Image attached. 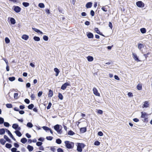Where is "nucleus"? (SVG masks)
I'll return each instance as SVG.
<instances>
[{
  "label": "nucleus",
  "instance_id": "f257e3e1",
  "mask_svg": "<svg viewBox=\"0 0 152 152\" xmlns=\"http://www.w3.org/2000/svg\"><path fill=\"white\" fill-rule=\"evenodd\" d=\"M66 147L69 149H73L74 146V143L73 142L68 141H65L64 142Z\"/></svg>",
  "mask_w": 152,
  "mask_h": 152
},
{
  "label": "nucleus",
  "instance_id": "f03ea898",
  "mask_svg": "<svg viewBox=\"0 0 152 152\" xmlns=\"http://www.w3.org/2000/svg\"><path fill=\"white\" fill-rule=\"evenodd\" d=\"M77 150L79 152H82V149L85 146V145L83 143H77Z\"/></svg>",
  "mask_w": 152,
  "mask_h": 152
},
{
  "label": "nucleus",
  "instance_id": "7ed1b4c3",
  "mask_svg": "<svg viewBox=\"0 0 152 152\" xmlns=\"http://www.w3.org/2000/svg\"><path fill=\"white\" fill-rule=\"evenodd\" d=\"M141 118H144V121H147L148 120V118L147 117L148 115L147 113L144 112H142L141 113Z\"/></svg>",
  "mask_w": 152,
  "mask_h": 152
},
{
  "label": "nucleus",
  "instance_id": "20e7f679",
  "mask_svg": "<svg viewBox=\"0 0 152 152\" xmlns=\"http://www.w3.org/2000/svg\"><path fill=\"white\" fill-rule=\"evenodd\" d=\"M101 9L104 12H105L109 11L110 10V7L108 5H106L102 6L101 8Z\"/></svg>",
  "mask_w": 152,
  "mask_h": 152
},
{
  "label": "nucleus",
  "instance_id": "39448f33",
  "mask_svg": "<svg viewBox=\"0 0 152 152\" xmlns=\"http://www.w3.org/2000/svg\"><path fill=\"white\" fill-rule=\"evenodd\" d=\"M54 129L58 133L61 134L62 133L61 129H59V125L57 124L55 125L54 126Z\"/></svg>",
  "mask_w": 152,
  "mask_h": 152
},
{
  "label": "nucleus",
  "instance_id": "423d86ee",
  "mask_svg": "<svg viewBox=\"0 0 152 152\" xmlns=\"http://www.w3.org/2000/svg\"><path fill=\"white\" fill-rule=\"evenodd\" d=\"M137 6L139 7H143L145 6L144 4L141 1H137L136 3Z\"/></svg>",
  "mask_w": 152,
  "mask_h": 152
},
{
  "label": "nucleus",
  "instance_id": "0eeeda50",
  "mask_svg": "<svg viewBox=\"0 0 152 152\" xmlns=\"http://www.w3.org/2000/svg\"><path fill=\"white\" fill-rule=\"evenodd\" d=\"M14 11L17 13L20 12L21 10V8L20 7L18 6H13Z\"/></svg>",
  "mask_w": 152,
  "mask_h": 152
},
{
  "label": "nucleus",
  "instance_id": "6e6552de",
  "mask_svg": "<svg viewBox=\"0 0 152 152\" xmlns=\"http://www.w3.org/2000/svg\"><path fill=\"white\" fill-rule=\"evenodd\" d=\"M6 132L8 134L10 137L15 141H16V140L15 138L13 137L10 131L8 129H6Z\"/></svg>",
  "mask_w": 152,
  "mask_h": 152
},
{
  "label": "nucleus",
  "instance_id": "1a4fd4ad",
  "mask_svg": "<svg viewBox=\"0 0 152 152\" xmlns=\"http://www.w3.org/2000/svg\"><path fill=\"white\" fill-rule=\"evenodd\" d=\"M93 92L94 94L96 96H100V94L98 92V90H97V89L95 88L94 87L93 88Z\"/></svg>",
  "mask_w": 152,
  "mask_h": 152
},
{
  "label": "nucleus",
  "instance_id": "9d476101",
  "mask_svg": "<svg viewBox=\"0 0 152 152\" xmlns=\"http://www.w3.org/2000/svg\"><path fill=\"white\" fill-rule=\"evenodd\" d=\"M132 57L134 59L135 61H137V62L140 61V60H139L137 57V55L135 53H132Z\"/></svg>",
  "mask_w": 152,
  "mask_h": 152
},
{
  "label": "nucleus",
  "instance_id": "9b49d317",
  "mask_svg": "<svg viewBox=\"0 0 152 152\" xmlns=\"http://www.w3.org/2000/svg\"><path fill=\"white\" fill-rule=\"evenodd\" d=\"M70 85V84L68 83H66L63 84L61 86V89L63 90H65L67 86H69Z\"/></svg>",
  "mask_w": 152,
  "mask_h": 152
},
{
  "label": "nucleus",
  "instance_id": "f8f14e48",
  "mask_svg": "<svg viewBox=\"0 0 152 152\" xmlns=\"http://www.w3.org/2000/svg\"><path fill=\"white\" fill-rule=\"evenodd\" d=\"M94 30L96 32L97 34L103 37H104V35L102 34V33L100 32V31H99V30L98 28H94Z\"/></svg>",
  "mask_w": 152,
  "mask_h": 152
},
{
  "label": "nucleus",
  "instance_id": "ddd939ff",
  "mask_svg": "<svg viewBox=\"0 0 152 152\" xmlns=\"http://www.w3.org/2000/svg\"><path fill=\"white\" fill-rule=\"evenodd\" d=\"M87 36L88 38H94L93 34L91 32H88L87 34Z\"/></svg>",
  "mask_w": 152,
  "mask_h": 152
},
{
  "label": "nucleus",
  "instance_id": "4468645a",
  "mask_svg": "<svg viewBox=\"0 0 152 152\" xmlns=\"http://www.w3.org/2000/svg\"><path fill=\"white\" fill-rule=\"evenodd\" d=\"M32 29L35 31L37 32V33H39L40 34H43V33L42 31L37 28H32Z\"/></svg>",
  "mask_w": 152,
  "mask_h": 152
},
{
  "label": "nucleus",
  "instance_id": "2eb2a0df",
  "mask_svg": "<svg viewBox=\"0 0 152 152\" xmlns=\"http://www.w3.org/2000/svg\"><path fill=\"white\" fill-rule=\"evenodd\" d=\"M92 5V3L91 2L87 3L86 4V7L87 8H90Z\"/></svg>",
  "mask_w": 152,
  "mask_h": 152
},
{
  "label": "nucleus",
  "instance_id": "dca6fc26",
  "mask_svg": "<svg viewBox=\"0 0 152 152\" xmlns=\"http://www.w3.org/2000/svg\"><path fill=\"white\" fill-rule=\"evenodd\" d=\"M149 104L148 102L147 101H145L144 102V104L142 106V107H148Z\"/></svg>",
  "mask_w": 152,
  "mask_h": 152
},
{
  "label": "nucleus",
  "instance_id": "f3484780",
  "mask_svg": "<svg viewBox=\"0 0 152 152\" xmlns=\"http://www.w3.org/2000/svg\"><path fill=\"white\" fill-rule=\"evenodd\" d=\"M22 39H24L25 40H27L29 38L28 36L26 34H23L22 37Z\"/></svg>",
  "mask_w": 152,
  "mask_h": 152
},
{
  "label": "nucleus",
  "instance_id": "a211bd4d",
  "mask_svg": "<svg viewBox=\"0 0 152 152\" xmlns=\"http://www.w3.org/2000/svg\"><path fill=\"white\" fill-rule=\"evenodd\" d=\"M137 89L138 90H142V86L141 84L139 83L138 84L137 86Z\"/></svg>",
  "mask_w": 152,
  "mask_h": 152
},
{
  "label": "nucleus",
  "instance_id": "6ab92c4d",
  "mask_svg": "<svg viewBox=\"0 0 152 152\" xmlns=\"http://www.w3.org/2000/svg\"><path fill=\"white\" fill-rule=\"evenodd\" d=\"M53 95V91L51 90H50L49 91L48 94V96L49 97H51Z\"/></svg>",
  "mask_w": 152,
  "mask_h": 152
},
{
  "label": "nucleus",
  "instance_id": "aec40b11",
  "mask_svg": "<svg viewBox=\"0 0 152 152\" xmlns=\"http://www.w3.org/2000/svg\"><path fill=\"white\" fill-rule=\"evenodd\" d=\"M4 138L6 140V141L10 143H11L12 141L6 135L4 136Z\"/></svg>",
  "mask_w": 152,
  "mask_h": 152
},
{
  "label": "nucleus",
  "instance_id": "412c9836",
  "mask_svg": "<svg viewBox=\"0 0 152 152\" xmlns=\"http://www.w3.org/2000/svg\"><path fill=\"white\" fill-rule=\"evenodd\" d=\"M54 71L56 72V76H58L59 72L60 71L57 68H55L54 69Z\"/></svg>",
  "mask_w": 152,
  "mask_h": 152
},
{
  "label": "nucleus",
  "instance_id": "4be33fe9",
  "mask_svg": "<svg viewBox=\"0 0 152 152\" xmlns=\"http://www.w3.org/2000/svg\"><path fill=\"white\" fill-rule=\"evenodd\" d=\"M15 133L16 134L17 136L19 137H20L21 136L22 134L21 132L18 130H17L15 131Z\"/></svg>",
  "mask_w": 152,
  "mask_h": 152
},
{
  "label": "nucleus",
  "instance_id": "5701e85b",
  "mask_svg": "<svg viewBox=\"0 0 152 152\" xmlns=\"http://www.w3.org/2000/svg\"><path fill=\"white\" fill-rule=\"evenodd\" d=\"M5 131L6 129H5L4 128L0 129V134L2 135L4 134L5 133Z\"/></svg>",
  "mask_w": 152,
  "mask_h": 152
},
{
  "label": "nucleus",
  "instance_id": "b1692460",
  "mask_svg": "<svg viewBox=\"0 0 152 152\" xmlns=\"http://www.w3.org/2000/svg\"><path fill=\"white\" fill-rule=\"evenodd\" d=\"M27 148L29 151H31L33 150V147L29 145H28L27 146Z\"/></svg>",
  "mask_w": 152,
  "mask_h": 152
},
{
  "label": "nucleus",
  "instance_id": "393cba45",
  "mask_svg": "<svg viewBox=\"0 0 152 152\" xmlns=\"http://www.w3.org/2000/svg\"><path fill=\"white\" fill-rule=\"evenodd\" d=\"M86 127H82L80 128V131L82 133H84L86 132Z\"/></svg>",
  "mask_w": 152,
  "mask_h": 152
},
{
  "label": "nucleus",
  "instance_id": "a878e982",
  "mask_svg": "<svg viewBox=\"0 0 152 152\" xmlns=\"http://www.w3.org/2000/svg\"><path fill=\"white\" fill-rule=\"evenodd\" d=\"M20 141L23 143L24 144L26 143L27 142V140L26 138H23L21 139Z\"/></svg>",
  "mask_w": 152,
  "mask_h": 152
},
{
  "label": "nucleus",
  "instance_id": "bb28decb",
  "mask_svg": "<svg viewBox=\"0 0 152 152\" xmlns=\"http://www.w3.org/2000/svg\"><path fill=\"white\" fill-rule=\"evenodd\" d=\"M88 60L89 61H92L94 60L93 57L92 56H88L87 57Z\"/></svg>",
  "mask_w": 152,
  "mask_h": 152
},
{
  "label": "nucleus",
  "instance_id": "cd10ccee",
  "mask_svg": "<svg viewBox=\"0 0 152 152\" xmlns=\"http://www.w3.org/2000/svg\"><path fill=\"white\" fill-rule=\"evenodd\" d=\"M10 22L12 24H15L16 22L15 19L13 18H11L10 19Z\"/></svg>",
  "mask_w": 152,
  "mask_h": 152
},
{
  "label": "nucleus",
  "instance_id": "c85d7f7f",
  "mask_svg": "<svg viewBox=\"0 0 152 152\" xmlns=\"http://www.w3.org/2000/svg\"><path fill=\"white\" fill-rule=\"evenodd\" d=\"M140 31L141 32L142 34L145 33L146 32V31L145 28H141L140 29Z\"/></svg>",
  "mask_w": 152,
  "mask_h": 152
},
{
  "label": "nucleus",
  "instance_id": "c756f323",
  "mask_svg": "<svg viewBox=\"0 0 152 152\" xmlns=\"http://www.w3.org/2000/svg\"><path fill=\"white\" fill-rule=\"evenodd\" d=\"M0 143L2 145H4L6 142V141L3 139H1L0 140Z\"/></svg>",
  "mask_w": 152,
  "mask_h": 152
},
{
  "label": "nucleus",
  "instance_id": "7c9ffc66",
  "mask_svg": "<svg viewBox=\"0 0 152 152\" xmlns=\"http://www.w3.org/2000/svg\"><path fill=\"white\" fill-rule=\"evenodd\" d=\"M144 47V45L143 44L141 43H139L138 44V48L139 50H141L142 48Z\"/></svg>",
  "mask_w": 152,
  "mask_h": 152
},
{
  "label": "nucleus",
  "instance_id": "2f4dec72",
  "mask_svg": "<svg viewBox=\"0 0 152 152\" xmlns=\"http://www.w3.org/2000/svg\"><path fill=\"white\" fill-rule=\"evenodd\" d=\"M18 127V125L16 124H14L12 125V127L15 129H17Z\"/></svg>",
  "mask_w": 152,
  "mask_h": 152
},
{
  "label": "nucleus",
  "instance_id": "473e14b6",
  "mask_svg": "<svg viewBox=\"0 0 152 152\" xmlns=\"http://www.w3.org/2000/svg\"><path fill=\"white\" fill-rule=\"evenodd\" d=\"M34 39L37 41H39L40 40V38L39 37L36 36H34L33 37Z\"/></svg>",
  "mask_w": 152,
  "mask_h": 152
},
{
  "label": "nucleus",
  "instance_id": "72a5a7b5",
  "mask_svg": "<svg viewBox=\"0 0 152 152\" xmlns=\"http://www.w3.org/2000/svg\"><path fill=\"white\" fill-rule=\"evenodd\" d=\"M12 146V145L10 144L6 143L5 145L6 147L7 148H10Z\"/></svg>",
  "mask_w": 152,
  "mask_h": 152
},
{
  "label": "nucleus",
  "instance_id": "f704fd0d",
  "mask_svg": "<svg viewBox=\"0 0 152 152\" xmlns=\"http://www.w3.org/2000/svg\"><path fill=\"white\" fill-rule=\"evenodd\" d=\"M27 126L29 128H31L33 127V125L30 122H28L27 124Z\"/></svg>",
  "mask_w": 152,
  "mask_h": 152
},
{
  "label": "nucleus",
  "instance_id": "c9c22d12",
  "mask_svg": "<svg viewBox=\"0 0 152 152\" xmlns=\"http://www.w3.org/2000/svg\"><path fill=\"white\" fill-rule=\"evenodd\" d=\"M18 93H15L14 94V98L15 99H17L19 97L18 96Z\"/></svg>",
  "mask_w": 152,
  "mask_h": 152
},
{
  "label": "nucleus",
  "instance_id": "e433bc0d",
  "mask_svg": "<svg viewBox=\"0 0 152 152\" xmlns=\"http://www.w3.org/2000/svg\"><path fill=\"white\" fill-rule=\"evenodd\" d=\"M38 6L41 8H43L45 7V5L43 3H40L38 4Z\"/></svg>",
  "mask_w": 152,
  "mask_h": 152
},
{
  "label": "nucleus",
  "instance_id": "4c0bfd02",
  "mask_svg": "<svg viewBox=\"0 0 152 152\" xmlns=\"http://www.w3.org/2000/svg\"><path fill=\"white\" fill-rule=\"evenodd\" d=\"M58 97L61 100H62L63 99V96L61 94L59 93L58 94Z\"/></svg>",
  "mask_w": 152,
  "mask_h": 152
},
{
  "label": "nucleus",
  "instance_id": "58836bf2",
  "mask_svg": "<svg viewBox=\"0 0 152 152\" xmlns=\"http://www.w3.org/2000/svg\"><path fill=\"white\" fill-rule=\"evenodd\" d=\"M23 5L24 7H28L29 5V4L28 2H24L23 3Z\"/></svg>",
  "mask_w": 152,
  "mask_h": 152
},
{
  "label": "nucleus",
  "instance_id": "ea45409f",
  "mask_svg": "<svg viewBox=\"0 0 152 152\" xmlns=\"http://www.w3.org/2000/svg\"><path fill=\"white\" fill-rule=\"evenodd\" d=\"M34 107V105L32 104L29 105L28 107V109H32Z\"/></svg>",
  "mask_w": 152,
  "mask_h": 152
},
{
  "label": "nucleus",
  "instance_id": "a19ab883",
  "mask_svg": "<svg viewBox=\"0 0 152 152\" xmlns=\"http://www.w3.org/2000/svg\"><path fill=\"white\" fill-rule=\"evenodd\" d=\"M75 133L71 130L68 131V134L69 135H72L75 134Z\"/></svg>",
  "mask_w": 152,
  "mask_h": 152
},
{
  "label": "nucleus",
  "instance_id": "79ce46f5",
  "mask_svg": "<svg viewBox=\"0 0 152 152\" xmlns=\"http://www.w3.org/2000/svg\"><path fill=\"white\" fill-rule=\"evenodd\" d=\"M6 107L8 108H11L12 107V105L10 104H6Z\"/></svg>",
  "mask_w": 152,
  "mask_h": 152
},
{
  "label": "nucleus",
  "instance_id": "37998d69",
  "mask_svg": "<svg viewBox=\"0 0 152 152\" xmlns=\"http://www.w3.org/2000/svg\"><path fill=\"white\" fill-rule=\"evenodd\" d=\"M8 79L10 81H13L15 80V77H9Z\"/></svg>",
  "mask_w": 152,
  "mask_h": 152
},
{
  "label": "nucleus",
  "instance_id": "c03bdc74",
  "mask_svg": "<svg viewBox=\"0 0 152 152\" xmlns=\"http://www.w3.org/2000/svg\"><path fill=\"white\" fill-rule=\"evenodd\" d=\"M43 129L46 131H49L50 130V128L46 126H44L42 127Z\"/></svg>",
  "mask_w": 152,
  "mask_h": 152
},
{
  "label": "nucleus",
  "instance_id": "a18cd8bd",
  "mask_svg": "<svg viewBox=\"0 0 152 152\" xmlns=\"http://www.w3.org/2000/svg\"><path fill=\"white\" fill-rule=\"evenodd\" d=\"M5 40L6 43L7 44L9 43L10 41V39L7 37L5 38Z\"/></svg>",
  "mask_w": 152,
  "mask_h": 152
},
{
  "label": "nucleus",
  "instance_id": "49530a36",
  "mask_svg": "<svg viewBox=\"0 0 152 152\" xmlns=\"http://www.w3.org/2000/svg\"><path fill=\"white\" fill-rule=\"evenodd\" d=\"M56 142L58 144H60L61 143L62 141L61 139H58L56 140Z\"/></svg>",
  "mask_w": 152,
  "mask_h": 152
},
{
  "label": "nucleus",
  "instance_id": "de8ad7c7",
  "mask_svg": "<svg viewBox=\"0 0 152 152\" xmlns=\"http://www.w3.org/2000/svg\"><path fill=\"white\" fill-rule=\"evenodd\" d=\"M43 38L44 40L46 41H48V37L46 35H44L43 36Z\"/></svg>",
  "mask_w": 152,
  "mask_h": 152
},
{
  "label": "nucleus",
  "instance_id": "09e8293b",
  "mask_svg": "<svg viewBox=\"0 0 152 152\" xmlns=\"http://www.w3.org/2000/svg\"><path fill=\"white\" fill-rule=\"evenodd\" d=\"M52 104V103H51V102H50L48 104V106L47 107V109H48V110L50 108V107L51 106Z\"/></svg>",
  "mask_w": 152,
  "mask_h": 152
},
{
  "label": "nucleus",
  "instance_id": "8fccbe9b",
  "mask_svg": "<svg viewBox=\"0 0 152 152\" xmlns=\"http://www.w3.org/2000/svg\"><path fill=\"white\" fill-rule=\"evenodd\" d=\"M4 119L2 117H0V124H2L4 122Z\"/></svg>",
  "mask_w": 152,
  "mask_h": 152
},
{
  "label": "nucleus",
  "instance_id": "3c124183",
  "mask_svg": "<svg viewBox=\"0 0 152 152\" xmlns=\"http://www.w3.org/2000/svg\"><path fill=\"white\" fill-rule=\"evenodd\" d=\"M150 54V53L148 52L146 54H144L143 55L145 57V59H147V58L148 57V55H149Z\"/></svg>",
  "mask_w": 152,
  "mask_h": 152
},
{
  "label": "nucleus",
  "instance_id": "603ef678",
  "mask_svg": "<svg viewBox=\"0 0 152 152\" xmlns=\"http://www.w3.org/2000/svg\"><path fill=\"white\" fill-rule=\"evenodd\" d=\"M4 125L6 127H8L10 126L9 124L7 122H4Z\"/></svg>",
  "mask_w": 152,
  "mask_h": 152
},
{
  "label": "nucleus",
  "instance_id": "864d4df0",
  "mask_svg": "<svg viewBox=\"0 0 152 152\" xmlns=\"http://www.w3.org/2000/svg\"><path fill=\"white\" fill-rule=\"evenodd\" d=\"M46 139L48 140H51L53 139V137L51 136H48L46 137Z\"/></svg>",
  "mask_w": 152,
  "mask_h": 152
},
{
  "label": "nucleus",
  "instance_id": "5fc2aeb1",
  "mask_svg": "<svg viewBox=\"0 0 152 152\" xmlns=\"http://www.w3.org/2000/svg\"><path fill=\"white\" fill-rule=\"evenodd\" d=\"M100 144V142L98 141H95L94 143V145H99Z\"/></svg>",
  "mask_w": 152,
  "mask_h": 152
},
{
  "label": "nucleus",
  "instance_id": "6e6d98bb",
  "mask_svg": "<svg viewBox=\"0 0 152 152\" xmlns=\"http://www.w3.org/2000/svg\"><path fill=\"white\" fill-rule=\"evenodd\" d=\"M55 147V146H53L51 147L50 149V150L51 151H52L53 152H54L56 150Z\"/></svg>",
  "mask_w": 152,
  "mask_h": 152
},
{
  "label": "nucleus",
  "instance_id": "4d7b16f0",
  "mask_svg": "<svg viewBox=\"0 0 152 152\" xmlns=\"http://www.w3.org/2000/svg\"><path fill=\"white\" fill-rule=\"evenodd\" d=\"M42 144V142H38L36 143V145L38 146H41Z\"/></svg>",
  "mask_w": 152,
  "mask_h": 152
},
{
  "label": "nucleus",
  "instance_id": "13d9d810",
  "mask_svg": "<svg viewBox=\"0 0 152 152\" xmlns=\"http://www.w3.org/2000/svg\"><path fill=\"white\" fill-rule=\"evenodd\" d=\"M90 14L92 16L94 15V12L93 10H91L90 12Z\"/></svg>",
  "mask_w": 152,
  "mask_h": 152
},
{
  "label": "nucleus",
  "instance_id": "bf43d9fd",
  "mask_svg": "<svg viewBox=\"0 0 152 152\" xmlns=\"http://www.w3.org/2000/svg\"><path fill=\"white\" fill-rule=\"evenodd\" d=\"M24 101L27 104H28L30 103L29 100L27 99H26L24 100Z\"/></svg>",
  "mask_w": 152,
  "mask_h": 152
},
{
  "label": "nucleus",
  "instance_id": "052dcab7",
  "mask_svg": "<svg viewBox=\"0 0 152 152\" xmlns=\"http://www.w3.org/2000/svg\"><path fill=\"white\" fill-rule=\"evenodd\" d=\"M17 149L15 148H13L11 149V151L12 152H16Z\"/></svg>",
  "mask_w": 152,
  "mask_h": 152
},
{
  "label": "nucleus",
  "instance_id": "680f3d73",
  "mask_svg": "<svg viewBox=\"0 0 152 152\" xmlns=\"http://www.w3.org/2000/svg\"><path fill=\"white\" fill-rule=\"evenodd\" d=\"M31 99L32 100H33L35 98V96L33 94H31Z\"/></svg>",
  "mask_w": 152,
  "mask_h": 152
},
{
  "label": "nucleus",
  "instance_id": "e2e57ef3",
  "mask_svg": "<svg viewBox=\"0 0 152 152\" xmlns=\"http://www.w3.org/2000/svg\"><path fill=\"white\" fill-rule=\"evenodd\" d=\"M103 133L101 131L99 132L98 133V134L100 136H103Z\"/></svg>",
  "mask_w": 152,
  "mask_h": 152
},
{
  "label": "nucleus",
  "instance_id": "0e129e2a",
  "mask_svg": "<svg viewBox=\"0 0 152 152\" xmlns=\"http://www.w3.org/2000/svg\"><path fill=\"white\" fill-rule=\"evenodd\" d=\"M14 146L16 148H18L19 146V145L18 143H14Z\"/></svg>",
  "mask_w": 152,
  "mask_h": 152
},
{
  "label": "nucleus",
  "instance_id": "69168bd1",
  "mask_svg": "<svg viewBox=\"0 0 152 152\" xmlns=\"http://www.w3.org/2000/svg\"><path fill=\"white\" fill-rule=\"evenodd\" d=\"M42 91H40L39 92L38 94V97H40L42 95Z\"/></svg>",
  "mask_w": 152,
  "mask_h": 152
},
{
  "label": "nucleus",
  "instance_id": "338daca9",
  "mask_svg": "<svg viewBox=\"0 0 152 152\" xmlns=\"http://www.w3.org/2000/svg\"><path fill=\"white\" fill-rule=\"evenodd\" d=\"M128 95L129 97H132L133 96V94L131 92L128 93Z\"/></svg>",
  "mask_w": 152,
  "mask_h": 152
},
{
  "label": "nucleus",
  "instance_id": "774afa93",
  "mask_svg": "<svg viewBox=\"0 0 152 152\" xmlns=\"http://www.w3.org/2000/svg\"><path fill=\"white\" fill-rule=\"evenodd\" d=\"M58 152H63V151L62 149L61 148H58L57 149Z\"/></svg>",
  "mask_w": 152,
  "mask_h": 152
}]
</instances>
